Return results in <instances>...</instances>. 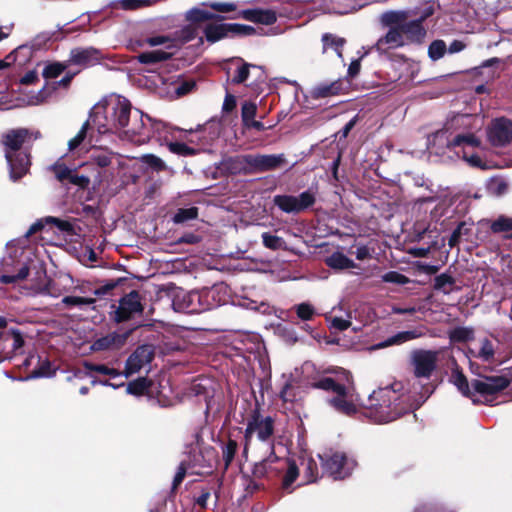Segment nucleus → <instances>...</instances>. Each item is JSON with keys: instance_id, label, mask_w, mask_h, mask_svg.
I'll list each match as a JSON object with an SVG mask.
<instances>
[{"instance_id": "f257e3e1", "label": "nucleus", "mask_w": 512, "mask_h": 512, "mask_svg": "<svg viewBox=\"0 0 512 512\" xmlns=\"http://www.w3.org/2000/svg\"><path fill=\"white\" fill-rule=\"evenodd\" d=\"M90 121L99 135L118 132L125 139L144 144L149 135L143 132V115L136 110L131 116V104L122 96H110L91 110Z\"/></svg>"}, {"instance_id": "f03ea898", "label": "nucleus", "mask_w": 512, "mask_h": 512, "mask_svg": "<svg viewBox=\"0 0 512 512\" xmlns=\"http://www.w3.org/2000/svg\"><path fill=\"white\" fill-rule=\"evenodd\" d=\"M482 119L471 115H456L449 120L442 130L437 131L430 144L432 148L435 145L446 146L447 148H462L463 159L472 167L487 169L488 165L469 149L477 148L481 145L480 139L474 134V131L482 127Z\"/></svg>"}, {"instance_id": "7ed1b4c3", "label": "nucleus", "mask_w": 512, "mask_h": 512, "mask_svg": "<svg viewBox=\"0 0 512 512\" xmlns=\"http://www.w3.org/2000/svg\"><path fill=\"white\" fill-rule=\"evenodd\" d=\"M45 272L37 267L34 261L24 262L20 265L15 274H4L0 281L4 284L17 283L26 279L31 281L30 286L26 287L29 295H49L58 298L69 293H85L83 283L75 280L68 273H59L54 279L43 283Z\"/></svg>"}, {"instance_id": "20e7f679", "label": "nucleus", "mask_w": 512, "mask_h": 512, "mask_svg": "<svg viewBox=\"0 0 512 512\" xmlns=\"http://www.w3.org/2000/svg\"><path fill=\"white\" fill-rule=\"evenodd\" d=\"M312 387L331 392L329 404L338 412L352 415L360 406L359 396L355 392L349 372L341 370L333 377H324L312 384Z\"/></svg>"}, {"instance_id": "39448f33", "label": "nucleus", "mask_w": 512, "mask_h": 512, "mask_svg": "<svg viewBox=\"0 0 512 512\" xmlns=\"http://www.w3.org/2000/svg\"><path fill=\"white\" fill-rule=\"evenodd\" d=\"M31 137L37 139L40 137V133L20 128L9 131L5 136L6 159L10 167V178L13 181H17L28 172L30 166L29 155L24 151H19V149Z\"/></svg>"}, {"instance_id": "423d86ee", "label": "nucleus", "mask_w": 512, "mask_h": 512, "mask_svg": "<svg viewBox=\"0 0 512 512\" xmlns=\"http://www.w3.org/2000/svg\"><path fill=\"white\" fill-rule=\"evenodd\" d=\"M398 386H400V384H394L392 387L380 388L373 391L366 404L369 417L379 423H387L399 417L401 412L395 407H392L398 399Z\"/></svg>"}, {"instance_id": "0eeeda50", "label": "nucleus", "mask_w": 512, "mask_h": 512, "mask_svg": "<svg viewBox=\"0 0 512 512\" xmlns=\"http://www.w3.org/2000/svg\"><path fill=\"white\" fill-rule=\"evenodd\" d=\"M323 470L333 479H343L349 476L356 462L342 452H330L320 456Z\"/></svg>"}, {"instance_id": "6e6552de", "label": "nucleus", "mask_w": 512, "mask_h": 512, "mask_svg": "<svg viewBox=\"0 0 512 512\" xmlns=\"http://www.w3.org/2000/svg\"><path fill=\"white\" fill-rule=\"evenodd\" d=\"M508 384L509 380L504 376L482 377L474 380L471 383L472 393L480 399L476 403L489 402L492 395L505 389Z\"/></svg>"}, {"instance_id": "1a4fd4ad", "label": "nucleus", "mask_w": 512, "mask_h": 512, "mask_svg": "<svg viewBox=\"0 0 512 512\" xmlns=\"http://www.w3.org/2000/svg\"><path fill=\"white\" fill-rule=\"evenodd\" d=\"M439 352L416 349L411 352L410 359L414 375L418 378H429L436 369Z\"/></svg>"}, {"instance_id": "9d476101", "label": "nucleus", "mask_w": 512, "mask_h": 512, "mask_svg": "<svg viewBox=\"0 0 512 512\" xmlns=\"http://www.w3.org/2000/svg\"><path fill=\"white\" fill-rule=\"evenodd\" d=\"M487 140L494 147H505L512 142V121L501 117L487 127Z\"/></svg>"}, {"instance_id": "9b49d317", "label": "nucleus", "mask_w": 512, "mask_h": 512, "mask_svg": "<svg viewBox=\"0 0 512 512\" xmlns=\"http://www.w3.org/2000/svg\"><path fill=\"white\" fill-rule=\"evenodd\" d=\"M274 204L286 213H299L315 203V196L310 191H305L298 196L276 195Z\"/></svg>"}, {"instance_id": "f8f14e48", "label": "nucleus", "mask_w": 512, "mask_h": 512, "mask_svg": "<svg viewBox=\"0 0 512 512\" xmlns=\"http://www.w3.org/2000/svg\"><path fill=\"white\" fill-rule=\"evenodd\" d=\"M272 433L273 425L269 417L264 418L258 414L253 415L246 428V445L252 441L254 436L260 441H266L271 437Z\"/></svg>"}, {"instance_id": "ddd939ff", "label": "nucleus", "mask_w": 512, "mask_h": 512, "mask_svg": "<svg viewBox=\"0 0 512 512\" xmlns=\"http://www.w3.org/2000/svg\"><path fill=\"white\" fill-rule=\"evenodd\" d=\"M142 309L139 294L136 291H132L120 300L116 311V320L118 322L126 321L135 315L140 314Z\"/></svg>"}, {"instance_id": "4468645a", "label": "nucleus", "mask_w": 512, "mask_h": 512, "mask_svg": "<svg viewBox=\"0 0 512 512\" xmlns=\"http://www.w3.org/2000/svg\"><path fill=\"white\" fill-rule=\"evenodd\" d=\"M153 351L150 346L138 347L135 352L127 359L124 374L129 377L140 371L145 365L151 362Z\"/></svg>"}, {"instance_id": "2eb2a0df", "label": "nucleus", "mask_w": 512, "mask_h": 512, "mask_svg": "<svg viewBox=\"0 0 512 512\" xmlns=\"http://www.w3.org/2000/svg\"><path fill=\"white\" fill-rule=\"evenodd\" d=\"M406 44L407 41L405 40L402 30L398 28H390L384 36L377 40L374 48L377 52L383 54L387 53L389 50L402 47Z\"/></svg>"}, {"instance_id": "dca6fc26", "label": "nucleus", "mask_w": 512, "mask_h": 512, "mask_svg": "<svg viewBox=\"0 0 512 512\" xmlns=\"http://www.w3.org/2000/svg\"><path fill=\"white\" fill-rule=\"evenodd\" d=\"M100 58L101 54L95 48H75L71 50L69 63L80 66H88L97 63Z\"/></svg>"}, {"instance_id": "f3484780", "label": "nucleus", "mask_w": 512, "mask_h": 512, "mask_svg": "<svg viewBox=\"0 0 512 512\" xmlns=\"http://www.w3.org/2000/svg\"><path fill=\"white\" fill-rule=\"evenodd\" d=\"M244 28L240 24H209L205 27L204 33L208 42L215 43L229 34L231 31H240Z\"/></svg>"}, {"instance_id": "a211bd4d", "label": "nucleus", "mask_w": 512, "mask_h": 512, "mask_svg": "<svg viewBox=\"0 0 512 512\" xmlns=\"http://www.w3.org/2000/svg\"><path fill=\"white\" fill-rule=\"evenodd\" d=\"M425 335V332L422 329H413L408 331H401L397 334L387 338L385 341L380 342L376 345H374L371 349H383L389 346L393 345H401L405 342L423 337Z\"/></svg>"}, {"instance_id": "6ab92c4d", "label": "nucleus", "mask_w": 512, "mask_h": 512, "mask_svg": "<svg viewBox=\"0 0 512 512\" xmlns=\"http://www.w3.org/2000/svg\"><path fill=\"white\" fill-rule=\"evenodd\" d=\"M401 30L407 43H421L426 35L421 20L406 21Z\"/></svg>"}, {"instance_id": "aec40b11", "label": "nucleus", "mask_w": 512, "mask_h": 512, "mask_svg": "<svg viewBox=\"0 0 512 512\" xmlns=\"http://www.w3.org/2000/svg\"><path fill=\"white\" fill-rule=\"evenodd\" d=\"M284 470L281 488L286 493H291L294 490L293 483L299 476V469L296 463L292 460H285L281 465Z\"/></svg>"}, {"instance_id": "412c9836", "label": "nucleus", "mask_w": 512, "mask_h": 512, "mask_svg": "<svg viewBox=\"0 0 512 512\" xmlns=\"http://www.w3.org/2000/svg\"><path fill=\"white\" fill-rule=\"evenodd\" d=\"M126 338V335L112 333L97 339L93 343L92 348L95 351L120 348L121 346L124 345Z\"/></svg>"}, {"instance_id": "4be33fe9", "label": "nucleus", "mask_w": 512, "mask_h": 512, "mask_svg": "<svg viewBox=\"0 0 512 512\" xmlns=\"http://www.w3.org/2000/svg\"><path fill=\"white\" fill-rule=\"evenodd\" d=\"M96 131L95 127H93L92 122L90 121V118L82 125L79 132L76 134L75 137L69 140L68 142V149L69 151H74L77 149L88 137L89 135V143H92L93 141V132Z\"/></svg>"}, {"instance_id": "5701e85b", "label": "nucleus", "mask_w": 512, "mask_h": 512, "mask_svg": "<svg viewBox=\"0 0 512 512\" xmlns=\"http://www.w3.org/2000/svg\"><path fill=\"white\" fill-rule=\"evenodd\" d=\"M241 17L246 20L259 22L262 24H272L276 21V14L271 10H245L241 12Z\"/></svg>"}, {"instance_id": "b1692460", "label": "nucleus", "mask_w": 512, "mask_h": 512, "mask_svg": "<svg viewBox=\"0 0 512 512\" xmlns=\"http://www.w3.org/2000/svg\"><path fill=\"white\" fill-rule=\"evenodd\" d=\"M494 345L487 338H483L479 342V348H469V354L472 357L481 359L482 361H491L494 358Z\"/></svg>"}, {"instance_id": "393cba45", "label": "nucleus", "mask_w": 512, "mask_h": 512, "mask_svg": "<svg viewBox=\"0 0 512 512\" xmlns=\"http://www.w3.org/2000/svg\"><path fill=\"white\" fill-rule=\"evenodd\" d=\"M340 89L341 84L339 81H334L331 83H321L312 88L311 96L315 99L330 97L333 95H337Z\"/></svg>"}, {"instance_id": "a878e982", "label": "nucleus", "mask_w": 512, "mask_h": 512, "mask_svg": "<svg viewBox=\"0 0 512 512\" xmlns=\"http://www.w3.org/2000/svg\"><path fill=\"white\" fill-rule=\"evenodd\" d=\"M238 169L245 173L260 172V154L259 155H243L235 159Z\"/></svg>"}, {"instance_id": "bb28decb", "label": "nucleus", "mask_w": 512, "mask_h": 512, "mask_svg": "<svg viewBox=\"0 0 512 512\" xmlns=\"http://www.w3.org/2000/svg\"><path fill=\"white\" fill-rule=\"evenodd\" d=\"M408 19L405 11H388L381 15L383 25L391 26L390 28L401 29Z\"/></svg>"}, {"instance_id": "cd10ccee", "label": "nucleus", "mask_w": 512, "mask_h": 512, "mask_svg": "<svg viewBox=\"0 0 512 512\" xmlns=\"http://www.w3.org/2000/svg\"><path fill=\"white\" fill-rule=\"evenodd\" d=\"M285 164L284 154L260 155V172L275 170Z\"/></svg>"}, {"instance_id": "c85d7f7f", "label": "nucleus", "mask_w": 512, "mask_h": 512, "mask_svg": "<svg viewBox=\"0 0 512 512\" xmlns=\"http://www.w3.org/2000/svg\"><path fill=\"white\" fill-rule=\"evenodd\" d=\"M451 381L464 396L471 398L474 403L480 401V399L476 398L475 394L472 393V387L470 388L467 379L461 372L457 370L453 371Z\"/></svg>"}, {"instance_id": "c756f323", "label": "nucleus", "mask_w": 512, "mask_h": 512, "mask_svg": "<svg viewBox=\"0 0 512 512\" xmlns=\"http://www.w3.org/2000/svg\"><path fill=\"white\" fill-rule=\"evenodd\" d=\"M323 53L329 49L333 50L339 58L342 59V47L345 44L343 38L337 37L333 34L326 33L322 36Z\"/></svg>"}, {"instance_id": "7c9ffc66", "label": "nucleus", "mask_w": 512, "mask_h": 512, "mask_svg": "<svg viewBox=\"0 0 512 512\" xmlns=\"http://www.w3.org/2000/svg\"><path fill=\"white\" fill-rule=\"evenodd\" d=\"M193 458L191 460H189L188 462L186 460L182 461L179 468H178V471L174 477V480H173V488H177L178 485H180V483L183 481L185 475H186V470L189 466H202L203 464L201 463V459L198 455H196V448L193 449Z\"/></svg>"}, {"instance_id": "2f4dec72", "label": "nucleus", "mask_w": 512, "mask_h": 512, "mask_svg": "<svg viewBox=\"0 0 512 512\" xmlns=\"http://www.w3.org/2000/svg\"><path fill=\"white\" fill-rule=\"evenodd\" d=\"M171 55V52H166L163 50H153L149 52H143L139 54L137 58L139 62L143 64H154L167 60L171 57Z\"/></svg>"}, {"instance_id": "473e14b6", "label": "nucleus", "mask_w": 512, "mask_h": 512, "mask_svg": "<svg viewBox=\"0 0 512 512\" xmlns=\"http://www.w3.org/2000/svg\"><path fill=\"white\" fill-rule=\"evenodd\" d=\"M487 191L493 196H502L508 192L509 184L502 177H492L486 184Z\"/></svg>"}, {"instance_id": "72a5a7b5", "label": "nucleus", "mask_w": 512, "mask_h": 512, "mask_svg": "<svg viewBox=\"0 0 512 512\" xmlns=\"http://www.w3.org/2000/svg\"><path fill=\"white\" fill-rule=\"evenodd\" d=\"M326 263L329 267L335 269H349L355 267V264L351 259L339 252L333 253L329 256L326 259Z\"/></svg>"}, {"instance_id": "f704fd0d", "label": "nucleus", "mask_w": 512, "mask_h": 512, "mask_svg": "<svg viewBox=\"0 0 512 512\" xmlns=\"http://www.w3.org/2000/svg\"><path fill=\"white\" fill-rule=\"evenodd\" d=\"M145 42L150 46H164L166 49L177 47V38L174 35H157L148 37Z\"/></svg>"}, {"instance_id": "c9c22d12", "label": "nucleus", "mask_w": 512, "mask_h": 512, "mask_svg": "<svg viewBox=\"0 0 512 512\" xmlns=\"http://www.w3.org/2000/svg\"><path fill=\"white\" fill-rule=\"evenodd\" d=\"M186 20L190 22H202L210 19L217 18L214 14L200 8L195 7L186 12Z\"/></svg>"}, {"instance_id": "e433bc0d", "label": "nucleus", "mask_w": 512, "mask_h": 512, "mask_svg": "<svg viewBox=\"0 0 512 512\" xmlns=\"http://www.w3.org/2000/svg\"><path fill=\"white\" fill-rule=\"evenodd\" d=\"M169 151L179 156H190L196 154V150L183 142L167 141Z\"/></svg>"}, {"instance_id": "4c0bfd02", "label": "nucleus", "mask_w": 512, "mask_h": 512, "mask_svg": "<svg viewBox=\"0 0 512 512\" xmlns=\"http://www.w3.org/2000/svg\"><path fill=\"white\" fill-rule=\"evenodd\" d=\"M148 121L151 122V126L155 133H157L166 143L168 140V136L166 133L171 134V137L174 138V132L179 131V128L173 127L169 128L168 125L161 121H153L150 117H147Z\"/></svg>"}, {"instance_id": "58836bf2", "label": "nucleus", "mask_w": 512, "mask_h": 512, "mask_svg": "<svg viewBox=\"0 0 512 512\" xmlns=\"http://www.w3.org/2000/svg\"><path fill=\"white\" fill-rule=\"evenodd\" d=\"M232 61L240 64L237 68L236 75L232 79V83L234 84H240L248 79L250 67L258 68L255 65L244 63L240 58L233 59Z\"/></svg>"}, {"instance_id": "ea45409f", "label": "nucleus", "mask_w": 512, "mask_h": 512, "mask_svg": "<svg viewBox=\"0 0 512 512\" xmlns=\"http://www.w3.org/2000/svg\"><path fill=\"white\" fill-rule=\"evenodd\" d=\"M446 51L445 42L443 40H435L428 47V56L431 60L437 61L445 55Z\"/></svg>"}, {"instance_id": "a19ab883", "label": "nucleus", "mask_w": 512, "mask_h": 512, "mask_svg": "<svg viewBox=\"0 0 512 512\" xmlns=\"http://www.w3.org/2000/svg\"><path fill=\"white\" fill-rule=\"evenodd\" d=\"M61 303L66 307L92 305L95 303V298L67 295L62 298Z\"/></svg>"}, {"instance_id": "79ce46f5", "label": "nucleus", "mask_w": 512, "mask_h": 512, "mask_svg": "<svg viewBox=\"0 0 512 512\" xmlns=\"http://www.w3.org/2000/svg\"><path fill=\"white\" fill-rule=\"evenodd\" d=\"M450 340L452 342H465L473 338V330L467 327H457L450 331Z\"/></svg>"}, {"instance_id": "37998d69", "label": "nucleus", "mask_w": 512, "mask_h": 512, "mask_svg": "<svg viewBox=\"0 0 512 512\" xmlns=\"http://www.w3.org/2000/svg\"><path fill=\"white\" fill-rule=\"evenodd\" d=\"M113 154L107 150L96 149L91 154L92 162L99 167H106L110 165Z\"/></svg>"}, {"instance_id": "c03bdc74", "label": "nucleus", "mask_w": 512, "mask_h": 512, "mask_svg": "<svg viewBox=\"0 0 512 512\" xmlns=\"http://www.w3.org/2000/svg\"><path fill=\"white\" fill-rule=\"evenodd\" d=\"M198 216V210L196 207L181 208L173 216L174 223H184L188 220H193Z\"/></svg>"}, {"instance_id": "a18cd8bd", "label": "nucleus", "mask_w": 512, "mask_h": 512, "mask_svg": "<svg viewBox=\"0 0 512 512\" xmlns=\"http://www.w3.org/2000/svg\"><path fill=\"white\" fill-rule=\"evenodd\" d=\"M491 230L495 233L508 232L512 236V218L500 216L492 223Z\"/></svg>"}, {"instance_id": "49530a36", "label": "nucleus", "mask_w": 512, "mask_h": 512, "mask_svg": "<svg viewBox=\"0 0 512 512\" xmlns=\"http://www.w3.org/2000/svg\"><path fill=\"white\" fill-rule=\"evenodd\" d=\"M302 464L304 465V476L306 478V482H314L318 477V467L316 461L312 458H308L303 460Z\"/></svg>"}, {"instance_id": "de8ad7c7", "label": "nucleus", "mask_w": 512, "mask_h": 512, "mask_svg": "<svg viewBox=\"0 0 512 512\" xmlns=\"http://www.w3.org/2000/svg\"><path fill=\"white\" fill-rule=\"evenodd\" d=\"M149 387V382L146 378H138L127 385V393L132 395H142Z\"/></svg>"}, {"instance_id": "09e8293b", "label": "nucleus", "mask_w": 512, "mask_h": 512, "mask_svg": "<svg viewBox=\"0 0 512 512\" xmlns=\"http://www.w3.org/2000/svg\"><path fill=\"white\" fill-rule=\"evenodd\" d=\"M262 239L264 246L272 250H278L285 246V241L282 238L266 232L262 234Z\"/></svg>"}, {"instance_id": "8fccbe9b", "label": "nucleus", "mask_w": 512, "mask_h": 512, "mask_svg": "<svg viewBox=\"0 0 512 512\" xmlns=\"http://www.w3.org/2000/svg\"><path fill=\"white\" fill-rule=\"evenodd\" d=\"M256 112H257V106L255 103L244 102L242 104L241 116H242V121H243L244 126L246 124H248L250 121L254 120Z\"/></svg>"}, {"instance_id": "3c124183", "label": "nucleus", "mask_w": 512, "mask_h": 512, "mask_svg": "<svg viewBox=\"0 0 512 512\" xmlns=\"http://www.w3.org/2000/svg\"><path fill=\"white\" fill-rule=\"evenodd\" d=\"M382 280L387 283H395L399 285H404L409 282V278L405 275L396 272V271H390L382 275Z\"/></svg>"}, {"instance_id": "603ef678", "label": "nucleus", "mask_w": 512, "mask_h": 512, "mask_svg": "<svg viewBox=\"0 0 512 512\" xmlns=\"http://www.w3.org/2000/svg\"><path fill=\"white\" fill-rule=\"evenodd\" d=\"M67 65L62 63H52L47 65L43 70V76L45 78H55L59 76L65 69Z\"/></svg>"}, {"instance_id": "864d4df0", "label": "nucleus", "mask_w": 512, "mask_h": 512, "mask_svg": "<svg viewBox=\"0 0 512 512\" xmlns=\"http://www.w3.org/2000/svg\"><path fill=\"white\" fill-rule=\"evenodd\" d=\"M174 36L177 38V44L188 42L196 37V29L189 25L183 28L180 32H176Z\"/></svg>"}, {"instance_id": "5fc2aeb1", "label": "nucleus", "mask_w": 512, "mask_h": 512, "mask_svg": "<svg viewBox=\"0 0 512 512\" xmlns=\"http://www.w3.org/2000/svg\"><path fill=\"white\" fill-rule=\"evenodd\" d=\"M142 161L156 170H163L165 168L164 161L152 154H147L142 157Z\"/></svg>"}, {"instance_id": "6e6d98bb", "label": "nucleus", "mask_w": 512, "mask_h": 512, "mask_svg": "<svg viewBox=\"0 0 512 512\" xmlns=\"http://www.w3.org/2000/svg\"><path fill=\"white\" fill-rule=\"evenodd\" d=\"M296 312L302 320H310L314 315L313 307L308 303H301L296 307Z\"/></svg>"}, {"instance_id": "4d7b16f0", "label": "nucleus", "mask_w": 512, "mask_h": 512, "mask_svg": "<svg viewBox=\"0 0 512 512\" xmlns=\"http://www.w3.org/2000/svg\"><path fill=\"white\" fill-rule=\"evenodd\" d=\"M237 450V444L235 441L230 440L226 446L223 448V457L226 465H229L234 458V455Z\"/></svg>"}, {"instance_id": "13d9d810", "label": "nucleus", "mask_w": 512, "mask_h": 512, "mask_svg": "<svg viewBox=\"0 0 512 512\" xmlns=\"http://www.w3.org/2000/svg\"><path fill=\"white\" fill-rule=\"evenodd\" d=\"M206 5L221 13H228L236 10V5L230 2H212Z\"/></svg>"}, {"instance_id": "bf43d9fd", "label": "nucleus", "mask_w": 512, "mask_h": 512, "mask_svg": "<svg viewBox=\"0 0 512 512\" xmlns=\"http://www.w3.org/2000/svg\"><path fill=\"white\" fill-rule=\"evenodd\" d=\"M53 170L55 172L56 177L61 181L66 179L69 180L70 175L72 173V170H70L68 167L62 164H55L53 166Z\"/></svg>"}, {"instance_id": "052dcab7", "label": "nucleus", "mask_w": 512, "mask_h": 512, "mask_svg": "<svg viewBox=\"0 0 512 512\" xmlns=\"http://www.w3.org/2000/svg\"><path fill=\"white\" fill-rule=\"evenodd\" d=\"M91 370L95 371L97 373L109 375V376H111L113 378L120 375V373L117 370H115L113 368H109V367H107L105 365H93L91 367Z\"/></svg>"}, {"instance_id": "680f3d73", "label": "nucleus", "mask_w": 512, "mask_h": 512, "mask_svg": "<svg viewBox=\"0 0 512 512\" xmlns=\"http://www.w3.org/2000/svg\"><path fill=\"white\" fill-rule=\"evenodd\" d=\"M331 325L333 328L343 331L351 325V322L349 320L343 319L341 317H334L331 320Z\"/></svg>"}, {"instance_id": "e2e57ef3", "label": "nucleus", "mask_w": 512, "mask_h": 512, "mask_svg": "<svg viewBox=\"0 0 512 512\" xmlns=\"http://www.w3.org/2000/svg\"><path fill=\"white\" fill-rule=\"evenodd\" d=\"M69 181L79 187H86L89 184V178L83 175H77L73 172L70 175Z\"/></svg>"}, {"instance_id": "0e129e2a", "label": "nucleus", "mask_w": 512, "mask_h": 512, "mask_svg": "<svg viewBox=\"0 0 512 512\" xmlns=\"http://www.w3.org/2000/svg\"><path fill=\"white\" fill-rule=\"evenodd\" d=\"M236 107V98L232 95L227 93L224 99L223 103V111L230 112Z\"/></svg>"}, {"instance_id": "69168bd1", "label": "nucleus", "mask_w": 512, "mask_h": 512, "mask_svg": "<svg viewBox=\"0 0 512 512\" xmlns=\"http://www.w3.org/2000/svg\"><path fill=\"white\" fill-rule=\"evenodd\" d=\"M194 86H195L194 82H191V81L183 82L175 88V92L177 93V95L181 96V95H184V94L190 92Z\"/></svg>"}, {"instance_id": "338daca9", "label": "nucleus", "mask_w": 512, "mask_h": 512, "mask_svg": "<svg viewBox=\"0 0 512 512\" xmlns=\"http://www.w3.org/2000/svg\"><path fill=\"white\" fill-rule=\"evenodd\" d=\"M47 97H48V93L46 92L45 89H43V90L39 91L37 94H35L34 96H32L29 99L28 104L38 105V104L44 102Z\"/></svg>"}, {"instance_id": "774afa93", "label": "nucleus", "mask_w": 512, "mask_h": 512, "mask_svg": "<svg viewBox=\"0 0 512 512\" xmlns=\"http://www.w3.org/2000/svg\"><path fill=\"white\" fill-rule=\"evenodd\" d=\"M148 3L147 0H123L122 6L125 9H136Z\"/></svg>"}]
</instances>
